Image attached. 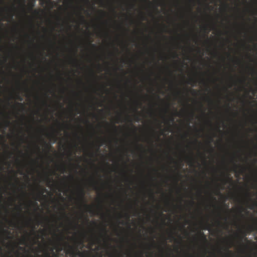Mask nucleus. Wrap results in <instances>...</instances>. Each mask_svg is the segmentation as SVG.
Listing matches in <instances>:
<instances>
[{"mask_svg": "<svg viewBox=\"0 0 257 257\" xmlns=\"http://www.w3.org/2000/svg\"><path fill=\"white\" fill-rule=\"evenodd\" d=\"M81 236H82L83 238H84L85 236V233H81Z\"/></svg>", "mask_w": 257, "mask_h": 257, "instance_id": "29", "label": "nucleus"}, {"mask_svg": "<svg viewBox=\"0 0 257 257\" xmlns=\"http://www.w3.org/2000/svg\"><path fill=\"white\" fill-rule=\"evenodd\" d=\"M232 86V84H230L229 86V87H231Z\"/></svg>", "mask_w": 257, "mask_h": 257, "instance_id": "61", "label": "nucleus"}, {"mask_svg": "<svg viewBox=\"0 0 257 257\" xmlns=\"http://www.w3.org/2000/svg\"><path fill=\"white\" fill-rule=\"evenodd\" d=\"M54 249H55V248H51V251L53 253L54 255L56 256V254L54 252Z\"/></svg>", "mask_w": 257, "mask_h": 257, "instance_id": "23", "label": "nucleus"}, {"mask_svg": "<svg viewBox=\"0 0 257 257\" xmlns=\"http://www.w3.org/2000/svg\"><path fill=\"white\" fill-rule=\"evenodd\" d=\"M215 207H216L218 210V215L219 217L221 216V211L222 210V208L221 206L216 207L215 205H214Z\"/></svg>", "mask_w": 257, "mask_h": 257, "instance_id": "6", "label": "nucleus"}, {"mask_svg": "<svg viewBox=\"0 0 257 257\" xmlns=\"http://www.w3.org/2000/svg\"><path fill=\"white\" fill-rule=\"evenodd\" d=\"M190 203H191L192 205H193V204H194V201H191V202H190Z\"/></svg>", "mask_w": 257, "mask_h": 257, "instance_id": "44", "label": "nucleus"}, {"mask_svg": "<svg viewBox=\"0 0 257 257\" xmlns=\"http://www.w3.org/2000/svg\"><path fill=\"white\" fill-rule=\"evenodd\" d=\"M35 6V2L30 3L29 4V9L30 11H32L33 10V8Z\"/></svg>", "mask_w": 257, "mask_h": 257, "instance_id": "7", "label": "nucleus"}, {"mask_svg": "<svg viewBox=\"0 0 257 257\" xmlns=\"http://www.w3.org/2000/svg\"><path fill=\"white\" fill-rule=\"evenodd\" d=\"M212 199H213V200H214V201H216V198H215V197H212Z\"/></svg>", "mask_w": 257, "mask_h": 257, "instance_id": "52", "label": "nucleus"}, {"mask_svg": "<svg viewBox=\"0 0 257 257\" xmlns=\"http://www.w3.org/2000/svg\"><path fill=\"white\" fill-rule=\"evenodd\" d=\"M3 232L8 234H10L11 233L10 231H9L7 230H3Z\"/></svg>", "mask_w": 257, "mask_h": 257, "instance_id": "19", "label": "nucleus"}, {"mask_svg": "<svg viewBox=\"0 0 257 257\" xmlns=\"http://www.w3.org/2000/svg\"><path fill=\"white\" fill-rule=\"evenodd\" d=\"M64 244H65L67 247H68V249H69V251L73 252V249H74L73 247L72 246H71V245H69L68 243H67L66 242H64Z\"/></svg>", "mask_w": 257, "mask_h": 257, "instance_id": "5", "label": "nucleus"}, {"mask_svg": "<svg viewBox=\"0 0 257 257\" xmlns=\"http://www.w3.org/2000/svg\"><path fill=\"white\" fill-rule=\"evenodd\" d=\"M63 214H64V216H65V217H67V216H66V214H65V212H63Z\"/></svg>", "mask_w": 257, "mask_h": 257, "instance_id": "50", "label": "nucleus"}, {"mask_svg": "<svg viewBox=\"0 0 257 257\" xmlns=\"http://www.w3.org/2000/svg\"><path fill=\"white\" fill-rule=\"evenodd\" d=\"M99 111H102V109H99Z\"/></svg>", "mask_w": 257, "mask_h": 257, "instance_id": "64", "label": "nucleus"}, {"mask_svg": "<svg viewBox=\"0 0 257 257\" xmlns=\"http://www.w3.org/2000/svg\"><path fill=\"white\" fill-rule=\"evenodd\" d=\"M217 192V193H220L219 190Z\"/></svg>", "mask_w": 257, "mask_h": 257, "instance_id": "63", "label": "nucleus"}, {"mask_svg": "<svg viewBox=\"0 0 257 257\" xmlns=\"http://www.w3.org/2000/svg\"><path fill=\"white\" fill-rule=\"evenodd\" d=\"M34 205H35V206H37L38 207V203H37V202H35L34 203Z\"/></svg>", "mask_w": 257, "mask_h": 257, "instance_id": "41", "label": "nucleus"}, {"mask_svg": "<svg viewBox=\"0 0 257 257\" xmlns=\"http://www.w3.org/2000/svg\"><path fill=\"white\" fill-rule=\"evenodd\" d=\"M210 142H212L213 141L212 138L210 137Z\"/></svg>", "mask_w": 257, "mask_h": 257, "instance_id": "48", "label": "nucleus"}, {"mask_svg": "<svg viewBox=\"0 0 257 257\" xmlns=\"http://www.w3.org/2000/svg\"><path fill=\"white\" fill-rule=\"evenodd\" d=\"M91 241L92 242V244L94 243L99 244L100 242V238L96 236H92L90 238Z\"/></svg>", "mask_w": 257, "mask_h": 257, "instance_id": "3", "label": "nucleus"}, {"mask_svg": "<svg viewBox=\"0 0 257 257\" xmlns=\"http://www.w3.org/2000/svg\"><path fill=\"white\" fill-rule=\"evenodd\" d=\"M142 18H143V20H145V17L144 16H142Z\"/></svg>", "mask_w": 257, "mask_h": 257, "instance_id": "49", "label": "nucleus"}, {"mask_svg": "<svg viewBox=\"0 0 257 257\" xmlns=\"http://www.w3.org/2000/svg\"><path fill=\"white\" fill-rule=\"evenodd\" d=\"M91 185L93 187V188L95 190H96L97 189V187H96V182H93L92 184H91Z\"/></svg>", "mask_w": 257, "mask_h": 257, "instance_id": "13", "label": "nucleus"}, {"mask_svg": "<svg viewBox=\"0 0 257 257\" xmlns=\"http://www.w3.org/2000/svg\"><path fill=\"white\" fill-rule=\"evenodd\" d=\"M178 57V55L175 52L173 54V58H177Z\"/></svg>", "mask_w": 257, "mask_h": 257, "instance_id": "20", "label": "nucleus"}, {"mask_svg": "<svg viewBox=\"0 0 257 257\" xmlns=\"http://www.w3.org/2000/svg\"><path fill=\"white\" fill-rule=\"evenodd\" d=\"M239 81L241 83H244L245 82V79L240 80Z\"/></svg>", "mask_w": 257, "mask_h": 257, "instance_id": "25", "label": "nucleus"}, {"mask_svg": "<svg viewBox=\"0 0 257 257\" xmlns=\"http://www.w3.org/2000/svg\"><path fill=\"white\" fill-rule=\"evenodd\" d=\"M102 230L103 232V234L102 236L105 237H106L107 238H108V239L110 240L111 239V238L110 237H109L107 234V229H106V227H104L102 228Z\"/></svg>", "mask_w": 257, "mask_h": 257, "instance_id": "4", "label": "nucleus"}, {"mask_svg": "<svg viewBox=\"0 0 257 257\" xmlns=\"http://www.w3.org/2000/svg\"><path fill=\"white\" fill-rule=\"evenodd\" d=\"M198 140H197V139H195V141H194V143H198Z\"/></svg>", "mask_w": 257, "mask_h": 257, "instance_id": "45", "label": "nucleus"}, {"mask_svg": "<svg viewBox=\"0 0 257 257\" xmlns=\"http://www.w3.org/2000/svg\"><path fill=\"white\" fill-rule=\"evenodd\" d=\"M112 126L114 128L115 130L118 128V127L115 125H113Z\"/></svg>", "mask_w": 257, "mask_h": 257, "instance_id": "31", "label": "nucleus"}, {"mask_svg": "<svg viewBox=\"0 0 257 257\" xmlns=\"http://www.w3.org/2000/svg\"><path fill=\"white\" fill-rule=\"evenodd\" d=\"M25 3V0H22V7H23V9L24 11H25V8L26 7Z\"/></svg>", "mask_w": 257, "mask_h": 257, "instance_id": "15", "label": "nucleus"}, {"mask_svg": "<svg viewBox=\"0 0 257 257\" xmlns=\"http://www.w3.org/2000/svg\"><path fill=\"white\" fill-rule=\"evenodd\" d=\"M90 46H91L92 48H96V45H95V44H93L90 43Z\"/></svg>", "mask_w": 257, "mask_h": 257, "instance_id": "22", "label": "nucleus"}, {"mask_svg": "<svg viewBox=\"0 0 257 257\" xmlns=\"http://www.w3.org/2000/svg\"><path fill=\"white\" fill-rule=\"evenodd\" d=\"M200 235L202 236L203 239L204 240V241H206L207 240V239H206V236L205 235V234H204L203 232H201L200 233Z\"/></svg>", "mask_w": 257, "mask_h": 257, "instance_id": "12", "label": "nucleus"}, {"mask_svg": "<svg viewBox=\"0 0 257 257\" xmlns=\"http://www.w3.org/2000/svg\"><path fill=\"white\" fill-rule=\"evenodd\" d=\"M83 240H82V239H81V240H80V241H79V243H80V244H83Z\"/></svg>", "mask_w": 257, "mask_h": 257, "instance_id": "37", "label": "nucleus"}, {"mask_svg": "<svg viewBox=\"0 0 257 257\" xmlns=\"http://www.w3.org/2000/svg\"><path fill=\"white\" fill-rule=\"evenodd\" d=\"M22 193H23V194L24 195H26V192H25V191H24L23 190V191H22Z\"/></svg>", "mask_w": 257, "mask_h": 257, "instance_id": "42", "label": "nucleus"}, {"mask_svg": "<svg viewBox=\"0 0 257 257\" xmlns=\"http://www.w3.org/2000/svg\"><path fill=\"white\" fill-rule=\"evenodd\" d=\"M102 106V104H101V103H99V104L98 106L101 107V106Z\"/></svg>", "mask_w": 257, "mask_h": 257, "instance_id": "53", "label": "nucleus"}, {"mask_svg": "<svg viewBox=\"0 0 257 257\" xmlns=\"http://www.w3.org/2000/svg\"><path fill=\"white\" fill-rule=\"evenodd\" d=\"M14 9V7L12 9H10V8H7V7L2 9V10L3 11H10L11 12V13H12V12H13Z\"/></svg>", "mask_w": 257, "mask_h": 257, "instance_id": "9", "label": "nucleus"}, {"mask_svg": "<svg viewBox=\"0 0 257 257\" xmlns=\"http://www.w3.org/2000/svg\"><path fill=\"white\" fill-rule=\"evenodd\" d=\"M257 230V227L254 225H249L247 228L246 231H240L241 235L236 234V236L238 238L239 243L242 245L243 240L246 242H248L247 238L246 237V236L247 235V233L251 232L253 231Z\"/></svg>", "mask_w": 257, "mask_h": 257, "instance_id": "1", "label": "nucleus"}, {"mask_svg": "<svg viewBox=\"0 0 257 257\" xmlns=\"http://www.w3.org/2000/svg\"><path fill=\"white\" fill-rule=\"evenodd\" d=\"M152 242H153V244H155V242L154 240L153 239Z\"/></svg>", "mask_w": 257, "mask_h": 257, "instance_id": "56", "label": "nucleus"}, {"mask_svg": "<svg viewBox=\"0 0 257 257\" xmlns=\"http://www.w3.org/2000/svg\"><path fill=\"white\" fill-rule=\"evenodd\" d=\"M17 104L22 107H23L24 106L23 104L22 103H18Z\"/></svg>", "mask_w": 257, "mask_h": 257, "instance_id": "24", "label": "nucleus"}, {"mask_svg": "<svg viewBox=\"0 0 257 257\" xmlns=\"http://www.w3.org/2000/svg\"><path fill=\"white\" fill-rule=\"evenodd\" d=\"M189 159H190V162H192L194 160V159H193L192 157H190L189 158Z\"/></svg>", "mask_w": 257, "mask_h": 257, "instance_id": "33", "label": "nucleus"}, {"mask_svg": "<svg viewBox=\"0 0 257 257\" xmlns=\"http://www.w3.org/2000/svg\"><path fill=\"white\" fill-rule=\"evenodd\" d=\"M180 91H178V92H177V94H180Z\"/></svg>", "mask_w": 257, "mask_h": 257, "instance_id": "62", "label": "nucleus"}, {"mask_svg": "<svg viewBox=\"0 0 257 257\" xmlns=\"http://www.w3.org/2000/svg\"><path fill=\"white\" fill-rule=\"evenodd\" d=\"M18 209L19 210L18 215L19 216L21 215V212L22 211V208L20 206L17 207Z\"/></svg>", "mask_w": 257, "mask_h": 257, "instance_id": "11", "label": "nucleus"}, {"mask_svg": "<svg viewBox=\"0 0 257 257\" xmlns=\"http://www.w3.org/2000/svg\"><path fill=\"white\" fill-rule=\"evenodd\" d=\"M70 178L71 179H73V176H70Z\"/></svg>", "mask_w": 257, "mask_h": 257, "instance_id": "55", "label": "nucleus"}, {"mask_svg": "<svg viewBox=\"0 0 257 257\" xmlns=\"http://www.w3.org/2000/svg\"><path fill=\"white\" fill-rule=\"evenodd\" d=\"M192 92H193L194 93H196V90L195 89H191Z\"/></svg>", "mask_w": 257, "mask_h": 257, "instance_id": "32", "label": "nucleus"}, {"mask_svg": "<svg viewBox=\"0 0 257 257\" xmlns=\"http://www.w3.org/2000/svg\"><path fill=\"white\" fill-rule=\"evenodd\" d=\"M227 107H228V108L229 109V103L227 104Z\"/></svg>", "mask_w": 257, "mask_h": 257, "instance_id": "57", "label": "nucleus"}, {"mask_svg": "<svg viewBox=\"0 0 257 257\" xmlns=\"http://www.w3.org/2000/svg\"><path fill=\"white\" fill-rule=\"evenodd\" d=\"M17 98L21 101L23 100V98L21 97L19 95H17Z\"/></svg>", "mask_w": 257, "mask_h": 257, "instance_id": "18", "label": "nucleus"}, {"mask_svg": "<svg viewBox=\"0 0 257 257\" xmlns=\"http://www.w3.org/2000/svg\"><path fill=\"white\" fill-rule=\"evenodd\" d=\"M224 181V183L223 184H225L227 182V180L226 179H223V180Z\"/></svg>", "mask_w": 257, "mask_h": 257, "instance_id": "34", "label": "nucleus"}, {"mask_svg": "<svg viewBox=\"0 0 257 257\" xmlns=\"http://www.w3.org/2000/svg\"><path fill=\"white\" fill-rule=\"evenodd\" d=\"M134 5H131V7H132V8H134Z\"/></svg>", "mask_w": 257, "mask_h": 257, "instance_id": "58", "label": "nucleus"}, {"mask_svg": "<svg viewBox=\"0 0 257 257\" xmlns=\"http://www.w3.org/2000/svg\"><path fill=\"white\" fill-rule=\"evenodd\" d=\"M190 115H191V117L192 118V117H193V116H194V113H193V112H191V113H190Z\"/></svg>", "mask_w": 257, "mask_h": 257, "instance_id": "38", "label": "nucleus"}, {"mask_svg": "<svg viewBox=\"0 0 257 257\" xmlns=\"http://www.w3.org/2000/svg\"><path fill=\"white\" fill-rule=\"evenodd\" d=\"M42 141L44 143V144H45L46 146L48 148V149H50V148H51V146H50L48 144H46V143L45 142H44L43 140Z\"/></svg>", "mask_w": 257, "mask_h": 257, "instance_id": "16", "label": "nucleus"}, {"mask_svg": "<svg viewBox=\"0 0 257 257\" xmlns=\"http://www.w3.org/2000/svg\"><path fill=\"white\" fill-rule=\"evenodd\" d=\"M57 246V250H58V251H62L63 250V247L61 246V245L60 244V243H58Z\"/></svg>", "mask_w": 257, "mask_h": 257, "instance_id": "10", "label": "nucleus"}, {"mask_svg": "<svg viewBox=\"0 0 257 257\" xmlns=\"http://www.w3.org/2000/svg\"><path fill=\"white\" fill-rule=\"evenodd\" d=\"M44 104H45V105H47V103L46 101H44L43 102Z\"/></svg>", "mask_w": 257, "mask_h": 257, "instance_id": "46", "label": "nucleus"}, {"mask_svg": "<svg viewBox=\"0 0 257 257\" xmlns=\"http://www.w3.org/2000/svg\"><path fill=\"white\" fill-rule=\"evenodd\" d=\"M243 211V209H242V208H241L240 209H239V214L242 215L241 214V212L242 211Z\"/></svg>", "mask_w": 257, "mask_h": 257, "instance_id": "26", "label": "nucleus"}, {"mask_svg": "<svg viewBox=\"0 0 257 257\" xmlns=\"http://www.w3.org/2000/svg\"><path fill=\"white\" fill-rule=\"evenodd\" d=\"M136 121L138 122L140 120L139 117L138 116H136Z\"/></svg>", "mask_w": 257, "mask_h": 257, "instance_id": "27", "label": "nucleus"}, {"mask_svg": "<svg viewBox=\"0 0 257 257\" xmlns=\"http://www.w3.org/2000/svg\"><path fill=\"white\" fill-rule=\"evenodd\" d=\"M9 222L11 223V224H13V222L12 221H10Z\"/></svg>", "mask_w": 257, "mask_h": 257, "instance_id": "59", "label": "nucleus"}, {"mask_svg": "<svg viewBox=\"0 0 257 257\" xmlns=\"http://www.w3.org/2000/svg\"><path fill=\"white\" fill-rule=\"evenodd\" d=\"M46 179L48 181H49V183H50L51 181H53L52 179H50L48 177H46Z\"/></svg>", "mask_w": 257, "mask_h": 257, "instance_id": "21", "label": "nucleus"}, {"mask_svg": "<svg viewBox=\"0 0 257 257\" xmlns=\"http://www.w3.org/2000/svg\"><path fill=\"white\" fill-rule=\"evenodd\" d=\"M245 195H246V197H247L248 198H249V200H250V199H251L250 196V195H249V193H248V191L246 193Z\"/></svg>", "mask_w": 257, "mask_h": 257, "instance_id": "17", "label": "nucleus"}, {"mask_svg": "<svg viewBox=\"0 0 257 257\" xmlns=\"http://www.w3.org/2000/svg\"><path fill=\"white\" fill-rule=\"evenodd\" d=\"M174 120V118H172V119H171V121H173Z\"/></svg>", "mask_w": 257, "mask_h": 257, "instance_id": "60", "label": "nucleus"}, {"mask_svg": "<svg viewBox=\"0 0 257 257\" xmlns=\"http://www.w3.org/2000/svg\"><path fill=\"white\" fill-rule=\"evenodd\" d=\"M78 196H79V200L82 203H83V204L84 205V206L86 209H89L90 212H91L92 211V210H91V206L86 204L85 203V201H84L85 192H84V189L83 188H79V191H78Z\"/></svg>", "mask_w": 257, "mask_h": 257, "instance_id": "2", "label": "nucleus"}, {"mask_svg": "<svg viewBox=\"0 0 257 257\" xmlns=\"http://www.w3.org/2000/svg\"><path fill=\"white\" fill-rule=\"evenodd\" d=\"M170 236L171 238H174V237H173V236L172 235V234H171Z\"/></svg>", "mask_w": 257, "mask_h": 257, "instance_id": "54", "label": "nucleus"}, {"mask_svg": "<svg viewBox=\"0 0 257 257\" xmlns=\"http://www.w3.org/2000/svg\"><path fill=\"white\" fill-rule=\"evenodd\" d=\"M254 205H252L249 207V208L251 209H252L253 208Z\"/></svg>", "mask_w": 257, "mask_h": 257, "instance_id": "35", "label": "nucleus"}, {"mask_svg": "<svg viewBox=\"0 0 257 257\" xmlns=\"http://www.w3.org/2000/svg\"><path fill=\"white\" fill-rule=\"evenodd\" d=\"M151 196L153 198H154V193H153L152 192H151Z\"/></svg>", "mask_w": 257, "mask_h": 257, "instance_id": "30", "label": "nucleus"}, {"mask_svg": "<svg viewBox=\"0 0 257 257\" xmlns=\"http://www.w3.org/2000/svg\"><path fill=\"white\" fill-rule=\"evenodd\" d=\"M192 83H196V81L193 79H191L189 80V84H192Z\"/></svg>", "mask_w": 257, "mask_h": 257, "instance_id": "14", "label": "nucleus"}, {"mask_svg": "<svg viewBox=\"0 0 257 257\" xmlns=\"http://www.w3.org/2000/svg\"><path fill=\"white\" fill-rule=\"evenodd\" d=\"M89 156H90V157H93V153H90L89 154Z\"/></svg>", "mask_w": 257, "mask_h": 257, "instance_id": "40", "label": "nucleus"}, {"mask_svg": "<svg viewBox=\"0 0 257 257\" xmlns=\"http://www.w3.org/2000/svg\"><path fill=\"white\" fill-rule=\"evenodd\" d=\"M37 149H38V151L39 153H40V147L37 146Z\"/></svg>", "mask_w": 257, "mask_h": 257, "instance_id": "36", "label": "nucleus"}, {"mask_svg": "<svg viewBox=\"0 0 257 257\" xmlns=\"http://www.w3.org/2000/svg\"><path fill=\"white\" fill-rule=\"evenodd\" d=\"M34 12L36 14H38V13L37 10H34Z\"/></svg>", "mask_w": 257, "mask_h": 257, "instance_id": "51", "label": "nucleus"}, {"mask_svg": "<svg viewBox=\"0 0 257 257\" xmlns=\"http://www.w3.org/2000/svg\"><path fill=\"white\" fill-rule=\"evenodd\" d=\"M3 198V195H2V194L1 193L0 194V198L2 199Z\"/></svg>", "mask_w": 257, "mask_h": 257, "instance_id": "47", "label": "nucleus"}, {"mask_svg": "<svg viewBox=\"0 0 257 257\" xmlns=\"http://www.w3.org/2000/svg\"><path fill=\"white\" fill-rule=\"evenodd\" d=\"M80 17H81V19H82L83 21H84V17H83V16H82V15H80Z\"/></svg>", "mask_w": 257, "mask_h": 257, "instance_id": "43", "label": "nucleus"}, {"mask_svg": "<svg viewBox=\"0 0 257 257\" xmlns=\"http://www.w3.org/2000/svg\"><path fill=\"white\" fill-rule=\"evenodd\" d=\"M6 123H7V125H8V124H10V121H9V120H7L6 121Z\"/></svg>", "mask_w": 257, "mask_h": 257, "instance_id": "39", "label": "nucleus"}, {"mask_svg": "<svg viewBox=\"0 0 257 257\" xmlns=\"http://www.w3.org/2000/svg\"><path fill=\"white\" fill-rule=\"evenodd\" d=\"M21 244H25V240H23L21 242Z\"/></svg>", "mask_w": 257, "mask_h": 257, "instance_id": "28", "label": "nucleus"}, {"mask_svg": "<svg viewBox=\"0 0 257 257\" xmlns=\"http://www.w3.org/2000/svg\"><path fill=\"white\" fill-rule=\"evenodd\" d=\"M58 237V239L59 241H64V236L63 235H61L60 236L57 235Z\"/></svg>", "mask_w": 257, "mask_h": 257, "instance_id": "8", "label": "nucleus"}]
</instances>
